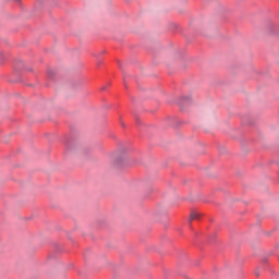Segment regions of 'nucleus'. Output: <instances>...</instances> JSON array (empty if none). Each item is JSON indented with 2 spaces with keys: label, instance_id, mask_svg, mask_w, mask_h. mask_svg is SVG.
I'll list each match as a JSON object with an SVG mask.
<instances>
[{
  "label": "nucleus",
  "instance_id": "f257e3e1",
  "mask_svg": "<svg viewBox=\"0 0 279 279\" xmlns=\"http://www.w3.org/2000/svg\"><path fill=\"white\" fill-rule=\"evenodd\" d=\"M199 217H202V214L197 211H192L190 216V221H195V219H199Z\"/></svg>",
  "mask_w": 279,
  "mask_h": 279
}]
</instances>
